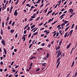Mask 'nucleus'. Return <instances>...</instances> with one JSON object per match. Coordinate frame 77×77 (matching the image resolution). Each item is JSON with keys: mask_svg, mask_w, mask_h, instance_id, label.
<instances>
[{"mask_svg": "<svg viewBox=\"0 0 77 77\" xmlns=\"http://www.w3.org/2000/svg\"><path fill=\"white\" fill-rule=\"evenodd\" d=\"M1 42L3 45H6L5 44V41L4 39H2Z\"/></svg>", "mask_w": 77, "mask_h": 77, "instance_id": "nucleus-1", "label": "nucleus"}, {"mask_svg": "<svg viewBox=\"0 0 77 77\" xmlns=\"http://www.w3.org/2000/svg\"><path fill=\"white\" fill-rule=\"evenodd\" d=\"M14 15L15 16H16V15H18V12H17V10L14 12Z\"/></svg>", "mask_w": 77, "mask_h": 77, "instance_id": "nucleus-2", "label": "nucleus"}, {"mask_svg": "<svg viewBox=\"0 0 77 77\" xmlns=\"http://www.w3.org/2000/svg\"><path fill=\"white\" fill-rule=\"evenodd\" d=\"M4 51L5 54H6L7 53V51H6V50L5 49V48H4Z\"/></svg>", "mask_w": 77, "mask_h": 77, "instance_id": "nucleus-3", "label": "nucleus"}, {"mask_svg": "<svg viewBox=\"0 0 77 77\" xmlns=\"http://www.w3.org/2000/svg\"><path fill=\"white\" fill-rule=\"evenodd\" d=\"M60 49V45H59V46L58 47H57V48H56V50H59Z\"/></svg>", "mask_w": 77, "mask_h": 77, "instance_id": "nucleus-4", "label": "nucleus"}, {"mask_svg": "<svg viewBox=\"0 0 77 77\" xmlns=\"http://www.w3.org/2000/svg\"><path fill=\"white\" fill-rule=\"evenodd\" d=\"M71 46V43L68 45L66 49H68V48H69V47Z\"/></svg>", "mask_w": 77, "mask_h": 77, "instance_id": "nucleus-5", "label": "nucleus"}, {"mask_svg": "<svg viewBox=\"0 0 77 77\" xmlns=\"http://www.w3.org/2000/svg\"><path fill=\"white\" fill-rule=\"evenodd\" d=\"M69 11V12L70 13H71V12H73V10L72 9H70Z\"/></svg>", "mask_w": 77, "mask_h": 77, "instance_id": "nucleus-6", "label": "nucleus"}, {"mask_svg": "<svg viewBox=\"0 0 77 77\" xmlns=\"http://www.w3.org/2000/svg\"><path fill=\"white\" fill-rule=\"evenodd\" d=\"M61 55V54H60V53H58L57 54V58L58 57H59V56H60V55Z\"/></svg>", "mask_w": 77, "mask_h": 77, "instance_id": "nucleus-7", "label": "nucleus"}, {"mask_svg": "<svg viewBox=\"0 0 77 77\" xmlns=\"http://www.w3.org/2000/svg\"><path fill=\"white\" fill-rule=\"evenodd\" d=\"M73 32V30H72L70 31V36H71V35H72V32Z\"/></svg>", "mask_w": 77, "mask_h": 77, "instance_id": "nucleus-8", "label": "nucleus"}, {"mask_svg": "<svg viewBox=\"0 0 77 77\" xmlns=\"http://www.w3.org/2000/svg\"><path fill=\"white\" fill-rule=\"evenodd\" d=\"M68 32H67L66 33H65V35H64V38H66V36H67V33Z\"/></svg>", "mask_w": 77, "mask_h": 77, "instance_id": "nucleus-9", "label": "nucleus"}, {"mask_svg": "<svg viewBox=\"0 0 77 77\" xmlns=\"http://www.w3.org/2000/svg\"><path fill=\"white\" fill-rule=\"evenodd\" d=\"M10 32L11 33H13L14 32V29H11V31Z\"/></svg>", "mask_w": 77, "mask_h": 77, "instance_id": "nucleus-10", "label": "nucleus"}, {"mask_svg": "<svg viewBox=\"0 0 77 77\" xmlns=\"http://www.w3.org/2000/svg\"><path fill=\"white\" fill-rule=\"evenodd\" d=\"M35 27V25H33L31 27V29H33V28Z\"/></svg>", "mask_w": 77, "mask_h": 77, "instance_id": "nucleus-11", "label": "nucleus"}, {"mask_svg": "<svg viewBox=\"0 0 77 77\" xmlns=\"http://www.w3.org/2000/svg\"><path fill=\"white\" fill-rule=\"evenodd\" d=\"M45 64H46V63H44L42 64V66H45Z\"/></svg>", "mask_w": 77, "mask_h": 77, "instance_id": "nucleus-12", "label": "nucleus"}, {"mask_svg": "<svg viewBox=\"0 0 77 77\" xmlns=\"http://www.w3.org/2000/svg\"><path fill=\"white\" fill-rule=\"evenodd\" d=\"M62 40L60 41L59 45L60 46L61 45V44H62Z\"/></svg>", "mask_w": 77, "mask_h": 77, "instance_id": "nucleus-13", "label": "nucleus"}, {"mask_svg": "<svg viewBox=\"0 0 77 77\" xmlns=\"http://www.w3.org/2000/svg\"><path fill=\"white\" fill-rule=\"evenodd\" d=\"M18 2H19V0H17L16 2L15 3L16 5H17L18 3Z\"/></svg>", "mask_w": 77, "mask_h": 77, "instance_id": "nucleus-14", "label": "nucleus"}, {"mask_svg": "<svg viewBox=\"0 0 77 77\" xmlns=\"http://www.w3.org/2000/svg\"><path fill=\"white\" fill-rule=\"evenodd\" d=\"M1 35H3V29H1Z\"/></svg>", "mask_w": 77, "mask_h": 77, "instance_id": "nucleus-15", "label": "nucleus"}, {"mask_svg": "<svg viewBox=\"0 0 77 77\" xmlns=\"http://www.w3.org/2000/svg\"><path fill=\"white\" fill-rule=\"evenodd\" d=\"M9 17H7V19H6V21L8 22V21H9Z\"/></svg>", "mask_w": 77, "mask_h": 77, "instance_id": "nucleus-16", "label": "nucleus"}, {"mask_svg": "<svg viewBox=\"0 0 77 77\" xmlns=\"http://www.w3.org/2000/svg\"><path fill=\"white\" fill-rule=\"evenodd\" d=\"M59 60H60V58L59 57L57 59V63H58L59 62Z\"/></svg>", "mask_w": 77, "mask_h": 77, "instance_id": "nucleus-17", "label": "nucleus"}, {"mask_svg": "<svg viewBox=\"0 0 77 77\" xmlns=\"http://www.w3.org/2000/svg\"><path fill=\"white\" fill-rule=\"evenodd\" d=\"M4 24H5V23L4 22H2V27H4Z\"/></svg>", "mask_w": 77, "mask_h": 77, "instance_id": "nucleus-18", "label": "nucleus"}, {"mask_svg": "<svg viewBox=\"0 0 77 77\" xmlns=\"http://www.w3.org/2000/svg\"><path fill=\"white\" fill-rule=\"evenodd\" d=\"M37 34H38V32H35L34 33V34H33V35L34 36H35V35H37Z\"/></svg>", "mask_w": 77, "mask_h": 77, "instance_id": "nucleus-19", "label": "nucleus"}, {"mask_svg": "<svg viewBox=\"0 0 77 77\" xmlns=\"http://www.w3.org/2000/svg\"><path fill=\"white\" fill-rule=\"evenodd\" d=\"M74 23L72 24L71 29H72L74 27Z\"/></svg>", "mask_w": 77, "mask_h": 77, "instance_id": "nucleus-20", "label": "nucleus"}, {"mask_svg": "<svg viewBox=\"0 0 77 77\" xmlns=\"http://www.w3.org/2000/svg\"><path fill=\"white\" fill-rule=\"evenodd\" d=\"M65 23H64L61 24V26H65Z\"/></svg>", "mask_w": 77, "mask_h": 77, "instance_id": "nucleus-21", "label": "nucleus"}, {"mask_svg": "<svg viewBox=\"0 0 77 77\" xmlns=\"http://www.w3.org/2000/svg\"><path fill=\"white\" fill-rule=\"evenodd\" d=\"M74 61L72 63V64L71 65V67H72L73 66H74Z\"/></svg>", "mask_w": 77, "mask_h": 77, "instance_id": "nucleus-22", "label": "nucleus"}, {"mask_svg": "<svg viewBox=\"0 0 77 77\" xmlns=\"http://www.w3.org/2000/svg\"><path fill=\"white\" fill-rule=\"evenodd\" d=\"M65 15V14H64L63 15H62L60 17V18H61V17H63V16H64V15Z\"/></svg>", "mask_w": 77, "mask_h": 77, "instance_id": "nucleus-23", "label": "nucleus"}, {"mask_svg": "<svg viewBox=\"0 0 77 77\" xmlns=\"http://www.w3.org/2000/svg\"><path fill=\"white\" fill-rule=\"evenodd\" d=\"M39 18H40V17H38V18H37L36 21H38V20H39Z\"/></svg>", "mask_w": 77, "mask_h": 77, "instance_id": "nucleus-24", "label": "nucleus"}, {"mask_svg": "<svg viewBox=\"0 0 77 77\" xmlns=\"http://www.w3.org/2000/svg\"><path fill=\"white\" fill-rule=\"evenodd\" d=\"M49 56V54H48V53H47L46 57H47V58H48V57Z\"/></svg>", "mask_w": 77, "mask_h": 77, "instance_id": "nucleus-25", "label": "nucleus"}, {"mask_svg": "<svg viewBox=\"0 0 77 77\" xmlns=\"http://www.w3.org/2000/svg\"><path fill=\"white\" fill-rule=\"evenodd\" d=\"M26 0H25L23 1V2L22 3V5H24V3H25V2H26Z\"/></svg>", "mask_w": 77, "mask_h": 77, "instance_id": "nucleus-26", "label": "nucleus"}, {"mask_svg": "<svg viewBox=\"0 0 77 77\" xmlns=\"http://www.w3.org/2000/svg\"><path fill=\"white\" fill-rule=\"evenodd\" d=\"M64 22L65 24H66L67 23H68V21H66V20Z\"/></svg>", "mask_w": 77, "mask_h": 77, "instance_id": "nucleus-27", "label": "nucleus"}, {"mask_svg": "<svg viewBox=\"0 0 77 77\" xmlns=\"http://www.w3.org/2000/svg\"><path fill=\"white\" fill-rule=\"evenodd\" d=\"M38 30V28H37L36 29H35L33 31V32H35V31L36 30Z\"/></svg>", "mask_w": 77, "mask_h": 77, "instance_id": "nucleus-28", "label": "nucleus"}, {"mask_svg": "<svg viewBox=\"0 0 77 77\" xmlns=\"http://www.w3.org/2000/svg\"><path fill=\"white\" fill-rule=\"evenodd\" d=\"M32 45H33V44H31V45H30L29 47V48H31V47H32Z\"/></svg>", "mask_w": 77, "mask_h": 77, "instance_id": "nucleus-29", "label": "nucleus"}, {"mask_svg": "<svg viewBox=\"0 0 77 77\" xmlns=\"http://www.w3.org/2000/svg\"><path fill=\"white\" fill-rule=\"evenodd\" d=\"M12 20H11L10 22H9V25H10V24H11V23H12Z\"/></svg>", "mask_w": 77, "mask_h": 77, "instance_id": "nucleus-30", "label": "nucleus"}, {"mask_svg": "<svg viewBox=\"0 0 77 77\" xmlns=\"http://www.w3.org/2000/svg\"><path fill=\"white\" fill-rule=\"evenodd\" d=\"M27 32V30H25L24 31V34H26V32Z\"/></svg>", "mask_w": 77, "mask_h": 77, "instance_id": "nucleus-31", "label": "nucleus"}, {"mask_svg": "<svg viewBox=\"0 0 77 77\" xmlns=\"http://www.w3.org/2000/svg\"><path fill=\"white\" fill-rule=\"evenodd\" d=\"M35 7H34V6H32L31 8V9H33V8H35Z\"/></svg>", "mask_w": 77, "mask_h": 77, "instance_id": "nucleus-32", "label": "nucleus"}, {"mask_svg": "<svg viewBox=\"0 0 77 77\" xmlns=\"http://www.w3.org/2000/svg\"><path fill=\"white\" fill-rule=\"evenodd\" d=\"M14 24H15V22H13L12 25V26H13Z\"/></svg>", "mask_w": 77, "mask_h": 77, "instance_id": "nucleus-33", "label": "nucleus"}, {"mask_svg": "<svg viewBox=\"0 0 77 77\" xmlns=\"http://www.w3.org/2000/svg\"><path fill=\"white\" fill-rule=\"evenodd\" d=\"M31 35H32L31 33H30V34L29 35V36H28L29 38H30V36H31Z\"/></svg>", "mask_w": 77, "mask_h": 77, "instance_id": "nucleus-34", "label": "nucleus"}, {"mask_svg": "<svg viewBox=\"0 0 77 77\" xmlns=\"http://www.w3.org/2000/svg\"><path fill=\"white\" fill-rule=\"evenodd\" d=\"M32 20H33V19L32 18H30L29 20V21H32Z\"/></svg>", "mask_w": 77, "mask_h": 77, "instance_id": "nucleus-35", "label": "nucleus"}, {"mask_svg": "<svg viewBox=\"0 0 77 77\" xmlns=\"http://www.w3.org/2000/svg\"><path fill=\"white\" fill-rule=\"evenodd\" d=\"M47 59V58L45 57L43 58V60H46Z\"/></svg>", "mask_w": 77, "mask_h": 77, "instance_id": "nucleus-36", "label": "nucleus"}, {"mask_svg": "<svg viewBox=\"0 0 77 77\" xmlns=\"http://www.w3.org/2000/svg\"><path fill=\"white\" fill-rule=\"evenodd\" d=\"M7 28H8V29H11V27H9V26H8L7 27Z\"/></svg>", "mask_w": 77, "mask_h": 77, "instance_id": "nucleus-37", "label": "nucleus"}, {"mask_svg": "<svg viewBox=\"0 0 77 77\" xmlns=\"http://www.w3.org/2000/svg\"><path fill=\"white\" fill-rule=\"evenodd\" d=\"M52 20L51 19H50L48 21V23H50V22H51V21H52Z\"/></svg>", "mask_w": 77, "mask_h": 77, "instance_id": "nucleus-38", "label": "nucleus"}, {"mask_svg": "<svg viewBox=\"0 0 77 77\" xmlns=\"http://www.w3.org/2000/svg\"><path fill=\"white\" fill-rule=\"evenodd\" d=\"M5 7H4V6H3L2 8H6V4H5V6H4Z\"/></svg>", "mask_w": 77, "mask_h": 77, "instance_id": "nucleus-39", "label": "nucleus"}, {"mask_svg": "<svg viewBox=\"0 0 77 77\" xmlns=\"http://www.w3.org/2000/svg\"><path fill=\"white\" fill-rule=\"evenodd\" d=\"M51 46V45L50 44H49L48 46V47L49 48H50V46Z\"/></svg>", "mask_w": 77, "mask_h": 77, "instance_id": "nucleus-40", "label": "nucleus"}, {"mask_svg": "<svg viewBox=\"0 0 77 77\" xmlns=\"http://www.w3.org/2000/svg\"><path fill=\"white\" fill-rule=\"evenodd\" d=\"M27 27V26H26L24 28V30H25L26 28Z\"/></svg>", "mask_w": 77, "mask_h": 77, "instance_id": "nucleus-41", "label": "nucleus"}, {"mask_svg": "<svg viewBox=\"0 0 77 77\" xmlns=\"http://www.w3.org/2000/svg\"><path fill=\"white\" fill-rule=\"evenodd\" d=\"M33 58H35V57H31V58H30V60L33 59Z\"/></svg>", "mask_w": 77, "mask_h": 77, "instance_id": "nucleus-42", "label": "nucleus"}, {"mask_svg": "<svg viewBox=\"0 0 77 77\" xmlns=\"http://www.w3.org/2000/svg\"><path fill=\"white\" fill-rule=\"evenodd\" d=\"M32 65H33V63H31L30 64V66L31 67V66H32Z\"/></svg>", "mask_w": 77, "mask_h": 77, "instance_id": "nucleus-43", "label": "nucleus"}, {"mask_svg": "<svg viewBox=\"0 0 77 77\" xmlns=\"http://www.w3.org/2000/svg\"><path fill=\"white\" fill-rule=\"evenodd\" d=\"M59 32H57V35H56V36H59Z\"/></svg>", "mask_w": 77, "mask_h": 77, "instance_id": "nucleus-44", "label": "nucleus"}, {"mask_svg": "<svg viewBox=\"0 0 77 77\" xmlns=\"http://www.w3.org/2000/svg\"><path fill=\"white\" fill-rule=\"evenodd\" d=\"M12 71H13V72H15V71H16L14 69L12 70Z\"/></svg>", "mask_w": 77, "mask_h": 77, "instance_id": "nucleus-45", "label": "nucleus"}, {"mask_svg": "<svg viewBox=\"0 0 77 77\" xmlns=\"http://www.w3.org/2000/svg\"><path fill=\"white\" fill-rule=\"evenodd\" d=\"M14 63V61H13L11 64V65L12 66L13 65V63Z\"/></svg>", "mask_w": 77, "mask_h": 77, "instance_id": "nucleus-46", "label": "nucleus"}, {"mask_svg": "<svg viewBox=\"0 0 77 77\" xmlns=\"http://www.w3.org/2000/svg\"><path fill=\"white\" fill-rule=\"evenodd\" d=\"M66 3H67V1H66L63 4V5H66Z\"/></svg>", "mask_w": 77, "mask_h": 77, "instance_id": "nucleus-47", "label": "nucleus"}, {"mask_svg": "<svg viewBox=\"0 0 77 77\" xmlns=\"http://www.w3.org/2000/svg\"><path fill=\"white\" fill-rule=\"evenodd\" d=\"M14 52H17V49H14Z\"/></svg>", "mask_w": 77, "mask_h": 77, "instance_id": "nucleus-48", "label": "nucleus"}, {"mask_svg": "<svg viewBox=\"0 0 77 77\" xmlns=\"http://www.w3.org/2000/svg\"><path fill=\"white\" fill-rule=\"evenodd\" d=\"M47 23H48V22L47 21L45 24H44L43 26H45V25H46Z\"/></svg>", "mask_w": 77, "mask_h": 77, "instance_id": "nucleus-49", "label": "nucleus"}, {"mask_svg": "<svg viewBox=\"0 0 77 77\" xmlns=\"http://www.w3.org/2000/svg\"><path fill=\"white\" fill-rule=\"evenodd\" d=\"M39 70H40V68H38V69L36 70V71H38Z\"/></svg>", "mask_w": 77, "mask_h": 77, "instance_id": "nucleus-50", "label": "nucleus"}, {"mask_svg": "<svg viewBox=\"0 0 77 77\" xmlns=\"http://www.w3.org/2000/svg\"><path fill=\"white\" fill-rule=\"evenodd\" d=\"M45 45V43H44L42 45V47H43V46H44V45Z\"/></svg>", "mask_w": 77, "mask_h": 77, "instance_id": "nucleus-51", "label": "nucleus"}, {"mask_svg": "<svg viewBox=\"0 0 77 77\" xmlns=\"http://www.w3.org/2000/svg\"><path fill=\"white\" fill-rule=\"evenodd\" d=\"M1 65H3V62L2 61H1L0 63Z\"/></svg>", "mask_w": 77, "mask_h": 77, "instance_id": "nucleus-52", "label": "nucleus"}, {"mask_svg": "<svg viewBox=\"0 0 77 77\" xmlns=\"http://www.w3.org/2000/svg\"><path fill=\"white\" fill-rule=\"evenodd\" d=\"M44 5V4H42L41 6H40V8H42V6H43V5Z\"/></svg>", "mask_w": 77, "mask_h": 77, "instance_id": "nucleus-53", "label": "nucleus"}, {"mask_svg": "<svg viewBox=\"0 0 77 77\" xmlns=\"http://www.w3.org/2000/svg\"><path fill=\"white\" fill-rule=\"evenodd\" d=\"M17 36H18V35L17 34H16V35H15V37L16 38H17Z\"/></svg>", "mask_w": 77, "mask_h": 77, "instance_id": "nucleus-54", "label": "nucleus"}, {"mask_svg": "<svg viewBox=\"0 0 77 77\" xmlns=\"http://www.w3.org/2000/svg\"><path fill=\"white\" fill-rule=\"evenodd\" d=\"M69 23H68L66 25V27H68V26H69Z\"/></svg>", "mask_w": 77, "mask_h": 77, "instance_id": "nucleus-55", "label": "nucleus"}, {"mask_svg": "<svg viewBox=\"0 0 77 77\" xmlns=\"http://www.w3.org/2000/svg\"><path fill=\"white\" fill-rule=\"evenodd\" d=\"M30 30V27H28V28L27 29V30Z\"/></svg>", "mask_w": 77, "mask_h": 77, "instance_id": "nucleus-56", "label": "nucleus"}, {"mask_svg": "<svg viewBox=\"0 0 77 77\" xmlns=\"http://www.w3.org/2000/svg\"><path fill=\"white\" fill-rule=\"evenodd\" d=\"M53 11V10H51V11H49L48 12L49 13V14H50V13H51V12Z\"/></svg>", "mask_w": 77, "mask_h": 77, "instance_id": "nucleus-57", "label": "nucleus"}, {"mask_svg": "<svg viewBox=\"0 0 77 77\" xmlns=\"http://www.w3.org/2000/svg\"><path fill=\"white\" fill-rule=\"evenodd\" d=\"M56 33H55L54 34V35L53 36V37H54V36H56Z\"/></svg>", "mask_w": 77, "mask_h": 77, "instance_id": "nucleus-58", "label": "nucleus"}, {"mask_svg": "<svg viewBox=\"0 0 77 77\" xmlns=\"http://www.w3.org/2000/svg\"><path fill=\"white\" fill-rule=\"evenodd\" d=\"M57 5H58V4H57L54 7V8H57Z\"/></svg>", "mask_w": 77, "mask_h": 77, "instance_id": "nucleus-59", "label": "nucleus"}, {"mask_svg": "<svg viewBox=\"0 0 77 77\" xmlns=\"http://www.w3.org/2000/svg\"><path fill=\"white\" fill-rule=\"evenodd\" d=\"M18 66H18V65L16 66L15 67V68H18Z\"/></svg>", "mask_w": 77, "mask_h": 77, "instance_id": "nucleus-60", "label": "nucleus"}, {"mask_svg": "<svg viewBox=\"0 0 77 77\" xmlns=\"http://www.w3.org/2000/svg\"><path fill=\"white\" fill-rule=\"evenodd\" d=\"M26 40V37H24L23 38V41H25V40Z\"/></svg>", "mask_w": 77, "mask_h": 77, "instance_id": "nucleus-61", "label": "nucleus"}, {"mask_svg": "<svg viewBox=\"0 0 77 77\" xmlns=\"http://www.w3.org/2000/svg\"><path fill=\"white\" fill-rule=\"evenodd\" d=\"M42 24H43V23H41L39 24V26H42Z\"/></svg>", "mask_w": 77, "mask_h": 77, "instance_id": "nucleus-62", "label": "nucleus"}, {"mask_svg": "<svg viewBox=\"0 0 77 77\" xmlns=\"http://www.w3.org/2000/svg\"><path fill=\"white\" fill-rule=\"evenodd\" d=\"M75 76H77V72H76V73H75Z\"/></svg>", "mask_w": 77, "mask_h": 77, "instance_id": "nucleus-63", "label": "nucleus"}, {"mask_svg": "<svg viewBox=\"0 0 77 77\" xmlns=\"http://www.w3.org/2000/svg\"><path fill=\"white\" fill-rule=\"evenodd\" d=\"M77 25H76V27H75V30H77Z\"/></svg>", "mask_w": 77, "mask_h": 77, "instance_id": "nucleus-64", "label": "nucleus"}]
</instances>
